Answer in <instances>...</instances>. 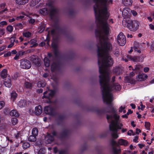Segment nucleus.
Instances as JSON below:
<instances>
[{
	"mask_svg": "<svg viewBox=\"0 0 154 154\" xmlns=\"http://www.w3.org/2000/svg\"><path fill=\"white\" fill-rule=\"evenodd\" d=\"M102 39H99L100 45H97L98 63L99 66V72L100 74L99 76V82L103 101L107 104H110L113 100L112 96L110 91L114 90L120 91L121 87L118 83H114L110 86L109 83L110 77L108 73L105 74V68L112 66L114 62L108 53L112 47L111 44L109 42L105 40L103 43Z\"/></svg>",
	"mask_w": 154,
	"mask_h": 154,
	"instance_id": "f257e3e1",
	"label": "nucleus"
},
{
	"mask_svg": "<svg viewBox=\"0 0 154 154\" xmlns=\"http://www.w3.org/2000/svg\"><path fill=\"white\" fill-rule=\"evenodd\" d=\"M123 125L121 123L119 125L118 122L111 121L109 125V129L110 131H112L111 135L112 137L114 139H117L119 136L117 134L118 129H121Z\"/></svg>",
	"mask_w": 154,
	"mask_h": 154,
	"instance_id": "f03ea898",
	"label": "nucleus"
},
{
	"mask_svg": "<svg viewBox=\"0 0 154 154\" xmlns=\"http://www.w3.org/2000/svg\"><path fill=\"white\" fill-rule=\"evenodd\" d=\"M112 103V102H111ZM107 104V103H106ZM107 104L109 105L108 108L110 109V111L107 110L106 108H103L101 109H94L90 110L91 111H95L96 112L97 114L98 115H100L105 113H111L112 114H114L116 113L117 110L112 105L111 103L110 104Z\"/></svg>",
	"mask_w": 154,
	"mask_h": 154,
	"instance_id": "7ed1b4c3",
	"label": "nucleus"
},
{
	"mask_svg": "<svg viewBox=\"0 0 154 154\" xmlns=\"http://www.w3.org/2000/svg\"><path fill=\"white\" fill-rule=\"evenodd\" d=\"M55 90L48 89V91H46L43 93V95L42 98L47 99L50 102H51V99L55 95L56 93Z\"/></svg>",
	"mask_w": 154,
	"mask_h": 154,
	"instance_id": "20e7f679",
	"label": "nucleus"
},
{
	"mask_svg": "<svg viewBox=\"0 0 154 154\" xmlns=\"http://www.w3.org/2000/svg\"><path fill=\"white\" fill-rule=\"evenodd\" d=\"M140 23L137 20L130 21L127 23V26L129 29L132 31H135L138 28Z\"/></svg>",
	"mask_w": 154,
	"mask_h": 154,
	"instance_id": "39448f33",
	"label": "nucleus"
},
{
	"mask_svg": "<svg viewBox=\"0 0 154 154\" xmlns=\"http://www.w3.org/2000/svg\"><path fill=\"white\" fill-rule=\"evenodd\" d=\"M44 111L46 114L51 116H55L57 115L55 109L51 106H48L45 107Z\"/></svg>",
	"mask_w": 154,
	"mask_h": 154,
	"instance_id": "423d86ee",
	"label": "nucleus"
},
{
	"mask_svg": "<svg viewBox=\"0 0 154 154\" xmlns=\"http://www.w3.org/2000/svg\"><path fill=\"white\" fill-rule=\"evenodd\" d=\"M29 59L36 66L39 67L41 66V63L40 59L37 56L32 55L29 57Z\"/></svg>",
	"mask_w": 154,
	"mask_h": 154,
	"instance_id": "0eeeda50",
	"label": "nucleus"
},
{
	"mask_svg": "<svg viewBox=\"0 0 154 154\" xmlns=\"http://www.w3.org/2000/svg\"><path fill=\"white\" fill-rule=\"evenodd\" d=\"M20 66L22 68L28 69L31 67V64L29 60L22 59L21 60Z\"/></svg>",
	"mask_w": 154,
	"mask_h": 154,
	"instance_id": "6e6552de",
	"label": "nucleus"
},
{
	"mask_svg": "<svg viewBox=\"0 0 154 154\" xmlns=\"http://www.w3.org/2000/svg\"><path fill=\"white\" fill-rule=\"evenodd\" d=\"M62 64L60 60L53 62L51 65V71L54 72L56 71L60 70L61 68Z\"/></svg>",
	"mask_w": 154,
	"mask_h": 154,
	"instance_id": "1a4fd4ad",
	"label": "nucleus"
},
{
	"mask_svg": "<svg viewBox=\"0 0 154 154\" xmlns=\"http://www.w3.org/2000/svg\"><path fill=\"white\" fill-rule=\"evenodd\" d=\"M70 131L68 129H65L63 130L59 134V138L61 140H63L67 138L69 135Z\"/></svg>",
	"mask_w": 154,
	"mask_h": 154,
	"instance_id": "9d476101",
	"label": "nucleus"
},
{
	"mask_svg": "<svg viewBox=\"0 0 154 154\" xmlns=\"http://www.w3.org/2000/svg\"><path fill=\"white\" fill-rule=\"evenodd\" d=\"M128 58L134 62H142L143 59V55H141L140 56H136L132 57L131 56H128Z\"/></svg>",
	"mask_w": 154,
	"mask_h": 154,
	"instance_id": "9b49d317",
	"label": "nucleus"
},
{
	"mask_svg": "<svg viewBox=\"0 0 154 154\" xmlns=\"http://www.w3.org/2000/svg\"><path fill=\"white\" fill-rule=\"evenodd\" d=\"M66 118V116L65 115L62 114L58 115L56 120L57 125H60L63 124Z\"/></svg>",
	"mask_w": 154,
	"mask_h": 154,
	"instance_id": "f8f14e48",
	"label": "nucleus"
},
{
	"mask_svg": "<svg viewBox=\"0 0 154 154\" xmlns=\"http://www.w3.org/2000/svg\"><path fill=\"white\" fill-rule=\"evenodd\" d=\"M51 46L54 50V52L56 57H59V52L58 51V47L57 43L52 41L51 43Z\"/></svg>",
	"mask_w": 154,
	"mask_h": 154,
	"instance_id": "ddd939ff",
	"label": "nucleus"
},
{
	"mask_svg": "<svg viewBox=\"0 0 154 154\" xmlns=\"http://www.w3.org/2000/svg\"><path fill=\"white\" fill-rule=\"evenodd\" d=\"M54 140V137L50 134H47L45 138V142L47 144L51 143Z\"/></svg>",
	"mask_w": 154,
	"mask_h": 154,
	"instance_id": "4468645a",
	"label": "nucleus"
},
{
	"mask_svg": "<svg viewBox=\"0 0 154 154\" xmlns=\"http://www.w3.org/2000/svg\"><path fill=\"white\" fill-rule=\"evenodd\" d=\"M120 116L119 115L117 114L116 113L113 114V116H112L111 115H107L106 119L108 120L109 119H112L113 118H114L115 119V120H112L111 121L118 122V120L119 119Z\"/></svg>",
	"mask_w": 154,
	"mask_h": 154,
	"instance_id": "2eb2a0df",
	"label": "nucleus"
},
{
	"mask_svg": "<svg viewBox=\"0 0 154 154\" xmlns=\"http://www.w3.org/2000/svg\"><path fill=\"white\" fill-rule=\"evenodd\" d=\"M147 75L145 74L142 73L139 74L136 76L137 80L139 81H144L147 78Z\"/></svg>",
	"mask_w": 154,
	"mask_h": 154,
	"instance_id": "dca6fc26",
	"label": "nucleus"
},
{
	"mask_svg": "<svg viewBox=\"0 0 154 154\" xmlns=\"http://www.w3.org/2000/svg\"><path fill=\"white\" fill-rule=\"evenodd\" d=\"M122 69L119 66H116L114 68L113 73L116 75H119L122 73Z\"/></svg>",
	"mask_w": 154,
	"mask_h": 154,
	"instance_id": "f3484780",
	"label": "nucleus"
},
{
	"mask_svg": "<svg viewBox=\"0 0 154 154\" xmlns=\"http://www.w3.org/2000/svg\"><path fill=\"white\" fill-rule=\"evenodd\" d=\"M42 109L40 105L36 106L35 108V112L36 115H40L42 112Z\"/></svg>",
	"mask_w": 154,
	"mask_h": 154,
	"instance_id": "a211bd4d",
	"label": "nucleus"
},
{
	"mask_svg": "<svg viewBox=\"0 0 154 154\" xmlns=\"http://www.w3.org/2000/svg\"><path fill=\"white\" fill-rule=\"evenodd\" d=\"M4 84L6 87L10 88L11 86V81L10 78L5 79L4 81Z\"/></svg>",
	"mask_w": 154,
	"mask_h": 154,
	"instance_id": "6ab92c4d",
	"label": "nucleus"
},
{
	"mask_svg": "<svg viewBox=\"0 0 154 154\" xmlns=\"http://www.w3.org/2000/svg\"><path fill=\"white\" fill-rule=\"evenodd\" d=\"M118 143L119 145L124 146H126L128 144V142L127 141L122 139H119L118 140Z\"/></svg>",
	"mask_w": 154,
	"mask_h": 154,
	"instance_id": "aec40b11",
	"label": "nucleus"
},
{
	"mask_svg": "<svg viewBox=\"0 0 154 154\" xmlns=\"http://www.w3.org/2000/svg\"><path fill=\"white\" fill-rule=\"evenodd\" d=\"M137 44L135 45L133 47V49L135 52H137L139 53H140L141 52V48L140 45L138 43H137Z\"/></svg>",
	"mask_w": 154,
	"mask_h": 154,
	"instance_id": "412c9836",
	"label": "nucleus"
},
{
	"mask_svg": "<svg viewBox=\"0 0 154 154\" xmlns=\"http://www.w3.org/2000/svg\"><path fill=\"white\" fill-rule=\"evenodd\" d=\"M8 75L7 70L6 69H4L2 71L1 76L3 79L6 78Z\"/></svg>",
	"mask_w": 154,
	"mask_h": 154,
	"instance_id": "4be33fe9",
	"label": "nucleus"
},
{
	"mask_svg": "<svg viewBox=\"0 0 154 154\" xmlns=\"http://www.w3.org/2000/svg\"><path fill=\"white\" fill-rule=\"evenodd\" d=\"M26 104V101L24 100H21L18 103V106L20 107H24Z\"/></svg>",
	"mask_w": 154,
	"mask_h": 154,
	"instance_id": "5701e85b",
	"label": "nucleus"
},
{
	"mask_svg": "<svg viewBox=\"0 0 154 154\" xmlns=\"http://www.w3.org/2000/svg\"><path fill=\"white\" fill-rule=\"evenodd\" d=\"M118 44L121 46H123L126 43V39H117Z\"/></svg>",
	"mask_w": 154,
	"mask_h": 154,
	"instance_id": "b1692460",
	"label": "nucleus"
},
{
	"mask_svg": "<svg viewBox=\"0 0 154 154\" xmlns=\"http://www.w3.org/2000/svg\"><path fill=\"white\" fill-rule=\"evenodd\" d=\"M10 114L11 116H14L16 117H18L19 116V114L17 111L14 109L12 110L10 112Z\"/></svg>",
	"mask_w": 154,
	"mask_h": 154,
	"instance_id": "393cba45",
	"label": "nucleus"
},
{
	"mask_svg": "<svg viewBox=\"0 0 154 154\" xmlns=\"http://www.w3.org/2000/svg\"><path fill=\"white\" fill-rule=\"evenodd\" d=\"M28 1L29 0H15L16 3L20 5H24L27 3Z\"/></svg>",
	"mask_w": 154,
	"mask_h": 154,
	"instance_id": "a878e982",
	"label": "nucleus"
},
{
	"mask_svg": "<svg viewBox=\"0 0 154 154\" xmlns=\"http://www.w3.org/2000/svg\"><path fill=\"white\" fill-rule=\"evenodd\" d=\"M36 136L34 135H31L29 136L28 138V140L31 142H35L36 140Z\"/></svg>",
	"mask_w": 154,
	"mask_h": 154,
	"instance_id": "bb28decb",
	"label": "nucleus"
},
{
	"mask_svg": "<svg viewBox=\"0 0 154 154\" xmlns=\"http://www.w3.org/2000/svg\"><path fill=\"white\" fill-rule=\"evenodd\" d=\"M75 57V54L74 52H71L67 55L68 58L69 60H72Z\"/></svg>",
	"mask_w": 154,
	"mask_h": 154,
	"instance_id": "cd10ccee",
	"label": "nucleus"
},
{
	"mask_svg": "<svg viewBox=\"0 0 154 154\" xmlns=\"http://www.w3.org/2000/svg\"><path fill=\"white\" fill-rule=\"evenodd\" d=\"M44 64L46 67H49L50 65V61L47 57H45L44 59Z\"/></svg>",
	"mask_w": 154,
	"mask_h": 154,
	"instance_id": "c85d7f7f",
	"label": "nucleus"
},
{
	"mask_svg": "<svg viewBox=\"0 0 154 154\" xmlns=\"http://www.w3.org/2000/svg\"><path fill=\"white\" fill-rule=\"evenodd\" d=\"M113 154H120L121 152L120 149H117L116 147H113L112 149Z\"/></svg>",
	"mask_w": 154,
	"mask_h": 154,
	"instance_id": "c756f323",
	"label": "nucleus"
},
{
	"mask_svg": "<svg viewBox=\"0 0 154 154\" xmlns=\"http://www.w3.org/2000/svg\"><path fill=\"white\" fill-rule=\"evenodd\" d=\"M17 96V94L15 91H13L11 93V97L13 101H14Z\"/></svg>",
	"mask_w": 154,
	"mask_h": 154,
	"instance_id": "7c9ffc66",
	"label": "nucleus"
},
{
	"mask_svg": "<svg viewBox=\"0 0 154 154\" xmlns=\"http://www.w3.org/2000/svg\"><path fill=\"white\" fill-rule=\"evenodd\" d=\"M123 3L126 6L131 5H132L131 0H122Z\"/></svg>",
	"mask_w": 154,
	"mask_h": 154,
	"instance_id": "2f4dec72",
	"label": "nucleus"
},
{
	"mask_svg": "<svg viewBox=\"0 0 154 154\" xmlns=\"http://www.w3.org/2000/svg\"><path fill=\"white\" fill-rule=\"evenodd\" d=\"M37 85L38 87L43 88L45 86V83L43 81H40L37 82Z\"/></svg>",
	"mask_w": 154,
	"mask_h": 154,
	"instance_id": "473e14b6",
	"label": "nucleus"
},
{
	"mask_svg": "<svg viewBox=\"0 0 154 154\" xmlns=\"http://www.w3.org/2000/svg\"><path fill=\"white\" fill-rule=\"evenodd\" d=\"M32 134L37 136L38 134V130L37 128H33L32 132Z\"/></svg>",
	"mask_w": 154,
	"mask_h": 154,
	"instance_id": "72a5a7b5",
	"label": "nucleus"
},
{
	"mask_svg": "<svg viewBox=\"0 0 154 154\" xmlns=\"http://www.w3.org/2000/svg\"><path fill=\"white\" fill-rule=\"evenodd\" d=\"M24 86L26 88H32V85L28 82H26L24 83Z\"/></svg>",
	"mask_w": 154,
	"mask_h": 154,
	"instance_id": "f704fd0d",
	"label": "nucleus"
},
{
	"mask_svg": "<svg viewBox=\"0 0 154 154\" xmlns=\"http://www.w3.org/2000/svg\"><path fill=\"white\" fill-rule=\"evenodd\" d=\"M24 37L26 38L30 37L32 35L31 33L29 32H24L23 33Z\"/></svg>",
	"mask_w": 154,
	"mask_h": 154,
	"instance_id": "c9c22d12",
	"label": "nucleus"
},
{
	"mask_svg": "<svg viewBox=\"0 0 154 154\" xmlns=\"http://www.w3.org/2000/svg\"><path fill=\"white\" fill-rule=\"evenodd\" d=\"M141 67V66L139 65H136L135 66L134 68V71L136 74L137 72L140 71V69Z\"/></svg>",
	"mask_w": 154,
	"mask_h": 154,
	"instance_id": "e433bc0d",
	"label": "nucleus"
},
{
	"mask_svg": "<svg viewBox=\"0 0 154 154\" xmlns=\"http://www.w3.org/2000/svg\"><path fill=\"white\" fill-rule=\"evenodd\" d=\"M30 144L27 142L24 143L23 144V147L24 149H26L30 146Z\"/></svg>",
	"mask_w": 154,
	"mask_h": 154,
	"instance_id": "4c0bfd02",
	"label": "nucleus"
},
{
	"mask_svg": "<svg viewBox=\"0 0 154 154\" xmlns=\"http://www.w3.org/2000/svg\"><path fill=\"white\" fill-rule=\"evenodd\" d=\"M47 9L45 8L41 9L39 11V13L42 15H45L47 13Z\"/></svg>",
	"mask_w": 154,
	"mask_h": 154,
	"instance_id": "58836bf2",
	"label": "nucleus"
},
{
	"mask_svg": "<svg viewBox=\"0 0 154 154\" xmlns=\"http://www.w3.org/2000/svg\"><path fill=\"white\" fill-rule=\"evenodd\" d=\"M125 35L122 32H120L117 36V38H125Z\"/></svg>",
	"mask_w": 154,
	"mask_h": 154,
	"instance_id": "ea45409f",
	"label": "nucleus"
},
{
	"mask_svg": "<svg viewBox=\"0 0 154 154\" xmlns=\"http://www.w3.org/2000/svg\"><path fill=\"white\" fill-rule=\"evenodd\" d=\"M11 122L14 125H15L17 123L18 120L16 118H12L11 119Z\"/></svg>",
	"mask_w": 154,
	"mask_h": 154,
	"instance_id": "a19ab883",
	"label": "nucleus"
},
{
	"mask_svg": "<svg viewBox=\"0 0 154 154\" xmlns=\"http://www.w3.org/2000/svg\"><path fill=\"white\" fill-rule=\"evenodd\" d=\"M6 29L8 31L11 32L13 31V27L12 26L9 25L7 26Z\"/></svg>",
	"mask_w": 154,
	"mask_h": 154,
	"instance_id": "79ce46f5",
	"label": "nucleus"
},
{
	"mask_svg": "<svg viewBox=\"0 0 154 154\" xmlns=\"http://www.w3.org/2000/svg\"><path fill=\"white\" fill-rule=\"evenodd\" d=\"M150 123L149 122H145V126L146 128L148 130L150 129Z\"/></svg>",
	"mask_w": 154,
	"mask_h": 154,
	"instance_id": "37998d69",
	"label": "nucleus"
},
{
	"mask_svg": "<svg viewBox=\"0 0 154 154\" xmlns=\"http://www.w3.org/2000/svg\"><path fill=\"white\" fill-rule=\"evenodd\" d=\"M35 39H31L30 42L28 41L27 42H25L24 43V45H26L28 43H30L31 44V43H33V42H36L37 41Z\"/></svg>",
	"mask_w": 154,
	"mask_h": 154,
	"instance_id": "c03bdc74",
	"label": "nucleus"
},
{
	"mask_svg": "<svg viewBox=\"0 0 154 154\" xmlns=\"http://www.w3.org/2000/svg\"><path fill=\"white\" fill-rule=\"evenodd\" d=\"M39 29V32L40 33L42 32L45 29V26L44 25H41L40 26Z\"/></svg>",
	"mask_w": 154,
	"mask_h": 154,
	"instance_id": "a18cd8bd",
	"label": "nucleus"
},
{
	"mask_svg": "<svg viewBox=\"0 0 154 154\" xmlns=\"http://www.w3.org/2000/svg\"><path fill=\"white\" fill-rule=\"evenodd\" d=\"M20 136V133L19 131H17V133H15L14 134V136L15 138L18 139Z\"/></svg>",
	"mask_w": 154,
	"mask_h": 154,
	"instance_id": "49530a36",
	"label": "nucleus"
},
{
	"mask_svg": "<svg viewBox=\"0 0 154 154\" xmlns=\"http://www.w3.org/2000/svg\"><path fill=\"white\" fill-rule=\"evenodd\" d=\"M125 78L126 82L131 84L132 83V80L129 77L126 76Z\"/></svg>",
	"mask_w": 154,
	"mask_h": 154,
	"instance_id": "de8ad7c7",
	"label": "nucleus"
},
{
	"mask_svg": "<svg viewBox=\"0 0 154 154\" xmlns=\"http://www.w3.org/2000/svg\"><path fill=\"white\" fill-rule=\"evenodd\" d=\"M59 154H66L67 151L66 150L62 149L60 150L59 152Z\"/></svg>",
	"mask_w": 154,
	"mask_h": 154,
	"instance_id": "09e8293b",
	"label": "nucleus"
},
{
	"mask_svg": "<svg viewBox=\"0 0 154 154\" xmlns=\"http://www.w3.org/2000/svg\"><path fill=\"white\" fill-rule=\"evenodd\" d=\"M26 54V52L24 51H20L18 52V55L19 56H22Z\"/></svg>",
	"mask_w": 154,
	"mask_h": 154,
	"instance_id": "8fccbe9b",
	"label": "nucleus"
},
{
	"mask_svg": "<svg viewBox=\"0 0 154 154\" xmlns=\"http://www.w3.org/2000/svg\"><path fill=\"white\" fill-rule=\"evenodd\" d=\"M7 24V22L6 21H2L0 23V27H2L4 25Z\"/></svg>",
	"mask_w": 154,
	"mask_h": 154,
	"instance_id": "3c124183",
	"label": "nucleus"
},
{
	"mask_svg": "<svg viewBox=\"0 0 154 154\" xmlns=\"http://www.w3.org/2000/svg\"><path fill=\"white\" fill-rule=\"evenodd\" d=\"M11 53L10 51L8 52L7 53H5L4 54V57H7L11 56Z\"/></svg>",
	"mask_w": 154,
	"mask_h": 154,
	"instance_id": "603ef678",
	"label": "nucleus"
},
{
	"mask_svg": "<svg viewBox=\"0 0 154 154\" xmlns=\"http://www.w3.org/2000/svg\"><path fill=\"white\" fill-rule=\"evenodd\" d=\"M5 32V30L4 29H0V36L3 35Z\"/></svg>",
	"mask_w": 154,
	"mask_h": 154,
	"instance_id": "864d4df0",
	"label": "nucleus"
},
{
	"mask_svg": "<svg viewBox=\"0 0 154 154\" xmlns=\"http://www.w3.org/2000/svg\"><path fill=\"white\" fill-rule=\"evenodd\" d=\"M5 105V102L3 101H0V109H1Z\"/></svg>",
	"mask_w": 154,
	"mask_h": 154,
	"instance_id": "5fc2aeb1",
	"label": "nucleus"
},
{
	"mask_svg": "<svg viewBox=\"0 0 154 154\" xmlns=\"http://www.w3.org/2000/svg\"><path fill=\"white\" fill-rule=\"evenodd\" d=\"M15 39H14V41L13 42H12V40L11 41V43L8 46V48H11L14 45V42L15 41Z\"/></svg>",
	"mask_w": 154,
	"mask_h": 154,
	"instance_id": "6e6d98bb",
	"label": "nucleus"
},
{
	"mask_svg": "<svg viewBox=\"0 0 154 154\" xmlns=\"http://www.w3.org/2000/svg\"><path fill=\"white\" fill-rule=\"evenodd\" d=\"M18 35L17 33L14 34L13 35L12 37L11 38H18Z\"/></svg>",
	"mask_w": 154,
	"mask_h": 154,
	"instance_id": "4d7b16f0",
	"label": "nucleus"
},
{
	"mask_svg": "<svg viewBox=\"0 0 154 154\" xmlns=\"http://www.w3.org/2000/svg\"><path fill=\"white\" fill-rule=\"evenodd\" d=\"M125 108V107H123L122 106H121L119 108V112H122L123 110H124Z\"/></svg>",
	"mask_w": 154,
	"mask_h": 154,
	"instance_id": "13d9d810",
	"label": "nucleus"
},
{
	"mask_svg": "<svg viewBox=\"0 0 154 154\" xmlns=\"http://www.w3.org/2000/svg\"><path fill=\"white\" fill-rule=\"evenodd\" d=\"M138 136H136L134 137V139L133 140V141L135 143H137L138 142Z\"/></svg>",
	"mask_w": 154,
	"mask_h": 154,
	"instance_id": "bf43d9fd",
	"label": "nucleus"
},
{
	"mask_svg": "<svg viewBox=\"0 0 154 154\" xmlns=\"http://www.w3.org/2000/svg\"><path fill=\"white\" fill-rule=\"evenodd\" d=\"M43 91V89L42 88H40L37 89L36 90V92L38 94H40Z\"/></svg>",
	"mask_w": 154,
	"mask_h": 154,
	"instance_id": "052dcab7",
	"label": "nucleus"
},
{
	"mask_svg": "<svg viewBox=\"0 0 154 154\" xmlns=\"http://www.w3.org/2000/svg\"><path fill=\"white\" fill-rule=\"evenodd\" d=\"M40 0H33L32 2L33 3H34V5H33V6L34 5H36L38 4V2L40 1Z\"/></svg>",
	"mask_w": 154,
	"mask_h": 154,
	"instance_id": "680f3d73",
	"label": "nucleus"
},
{
	"mask_svg": "<svg viewBox=\"0 0 154 154\" xmlns=\"http://www.w3.org/2000/svg\"><path fill=\"white\" fill-rule=\"evenodd\" d=\"M131 12L133 15L134 16H136L137 14V12L134 10L131 11Z\"/></svg>",
	"mask_w": 154,
	"mask_h": 154,
	"instance_id": "e2e57ef3",
	"label": "nucleus"
},
{
	"mask_svg": "<svg viewBox=\"0 0 154 154\" xmlns=\"http://www.w3.org/2000/svg\"><path fill=\"white\" fill-rule=\"evenodd\" d=\"M111 143L112 145L114 146L116 143V142L114 140L112 139L111 141Z\"/></svg>",
	"mask_w": 154,
	"mask_h": 154,
	"instance_id": "0e129e2a",
	"label": "nucleus"
},
{
	"mask_svg": "<svg viewBox=\"0 0 154 154\" xmlns=\"http://www.w3.org/2000/svg\"><path fill=\"white\" fill-rule=\"evenodd\" d=\"M52 135L54 137V136L57 137V133L55 131H54L52 133Z\"/></svg>",
	"mask_w": 154,
	"mask_h": 154,
	"instance_id": "69168bd1",
	"label": "nucleus"
},
{
	"mask_svg": "<svg viewBox=\"0 0 154 154\" xmlns=\"http://www.w3.org/2000/svg\"><path fill=\"white\" fill-rule=\"evenodd\" d=\"M6 47V45H3L2 46L0 47V50L1 51H3L4 49H5Z\"/></svg>",
	"mask_w": 154,
	"mask_h": 154,
	"instance_id": "338daca9",
	"label": "nucleus"
},
{
	"mask_svg": "<svg viewBox=\"0 0 154 154\" xmlns=\"http://www.w3.org/2000/svg\"><path fill=\"white\" fill-rule=\"evenodd\" d=\"M149 28L152 30H154V26L151 24H149Z\"/></svg>",
	"mask_w": 154,
	"mask_h": 154,
	"instance_id": "774afa93",
	"label": "nucleus"
}]
</instances>
